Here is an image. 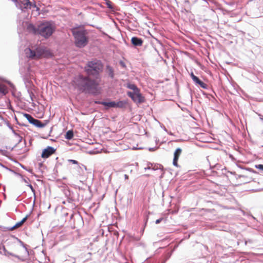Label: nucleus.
<instances>
[{"mask_svg": "<svg viewBox=\"0 0 263 263\" xmlns=\"http://www.w3.org/2000/svg\"><path fill=\"white\" fill-rule=\"evenodd\" d=\"M87 66L86 71L88 76H79L77 80L76 85L80 90L89 93H95L99 85V73L102 71L103 66L99 61L89 62Z\"/></svg>", "mask_w": 263, "mask_h": 263, "instance_id": "f257e3e1", "label": "nucleus"}, {"mask_svg": "<svg viewBox=\"0 0 263 263\" xmlns=\"http://www.w3.org/2000/svg\"><path fill=\"white\" fill-rule=\"evenodd\" d=\"M29 32L34 34H40L41 36L48 38L50 36L54 31V27L49 22H45L35 27L32 24H29L27 27Z\"/></svg>", "mask_w": 263, "mask_h": 263, "instance_id": "f03ea898", "label": "nucleus"}, {"mask_svg": "<svg viewBox=\"0 0 263 263\" xmlns=\"http://www.w3.org/2000/svg\"><path fill=\"white\" fill-rule=\"evenodd\" d=\"M74 36L75 45L79 48L86 46L89 41L88 32L86 30L75 28L71 29Z\"/></svg>", "mask_w": 263, "mask_h": 263, "instance_id": "7ed1b4c3", "label": "nucleus"}, {"mask_svg": "<svg viewBox=\"0 0 263 263\" xmlns=\"http://www.w3.org/2000/svg\"><path fill=\"white\" fill-rule=\"evenodd\" d=\"M127 87L133 91H128L127 95L132 100L137 104H141L145 101V98L140 93V89L135 84L128 83L127 84Z\"/></svg>", "mask_w": 263, "mask_h": 263, "instance_id": "20e7f679", "label": "nucleus"}, {"mask_svg": "<svg viewBox=\"0 0 263 263\" xmlns=\"http://www.w3.org/2000/svg\"><path fill=\"white\" fill-rule=\"evenodd\" d=\"M26 57L31 59L37 60L40 59L45 53V49L42 47H37L35 50H32L27 48L25 50Z\"/></svg>", "mask_w": 263, "mask_h": 263, "instance_id": "39448f33", "label": "nucleus"}, {"mask_svg": "<svg viewBox=\"0 0 263 263\" xmlns=\"http://www.w3.org/2000/svg\"><path fill=\"white\" fill-rule=\"evenodd\" d=\"M99 104L103 105L105 106H106L108 108L114 107V108H122L124 107L126 104V102L120 101L117 102L115 101L111 102H100Z\"/></svg>", "mask_w": 263, "mask_h": 263, "instance_id": "423d86ee", "label": "nucleus"}, {"mask_svg": "<svg viewBox=\"0 0 263 263\" xmlns=\"http://www.w3.org/2000/svg\"><path fill=\"white\" fill-rule=\"evenodd\" d=\"M24 116L29 121L30 123L33 124L37 127H43L45 126V124L43 123L41 121L39 120L33 118L29 114H25Z\"/></svg>", "mask_w": 263, "mask_h": 263, "instance_id": "0eeeda50", "label": "nucleus"}, {"mask_svg": "<svg viewBox=\"0 0 263 263\" xmlns=\"http://www.w3.org/2000/svg\"><path fill=\"white\" fill-rule=\"evenodd\" d=\"M56 152V149L51 146H48L44 149L41 155L42 158L44 159L48 158Z\"/></svg>", "mask_w": 263, "mask_h": 263, "instance_id": "6e6552de", "label": "nucleus"}, {"mask_svg": "<svg viewBox=\"0 0 263 263\" xmlns=\"http://www.w3.org/2000/svg\"><path fill=\"white\" fill-rule=\"evenodd\" d=\"M182 153V149L180 148H177L174 154V159L173 164L174 166H178V160Z\"/></svg>", "mask_w": 263, "mask_h": 263, "instance_id": "1a4fd4ad", "label": "nucleus"}, {"mask_svg": "<svg viewBox=\"0 0 263 263\" xmlns=\"http://www.w3.org/2000/svg\"><path fill=\"white\" fill-rule=\"evenodd\" d=\"M131 42L135 46H141L143 41L141 39L133 37L131 39Z\"/></svg>", "mask_w": 263, "mask_h": 263, "instance_id": "9d476101", "label": "nucleus"}, {"mask_svg": "<svg viewBox=\"0 0 263 263\" xmlns=\"http://www.w3.org/2000/svg\"><path fill=\"white\" fill-rule=\"evenodd\" d=\"M191 77L193 80L198 84L202 88H205V84L201 81L197 77L195 76L193 73H191Z\"/></svg>", "mask_w": 263, "mask_h": 263, "instance_id": "9b49d317", "label": "nucleus"}, {"mask_svg": "<svg viewBox=\"0 0 263 263\" xmlns=\"http://www.w3.org/2000/svg\"><path fill=\"white\" fill-rule=\"evenodd\" d=\"M22 4L23 5L25 9H31L32 6L36 7V5H32L29 0H23Z\"/></svg>", "mask_w": 263, "mask_h": 263, "instance_id": "f8f14e48", "label": "nucleus"}, {"mask_svg": "<svg viewBox=\"0 0 263 263\" xmlns=\"http://www.w3.org/2000/svg\"><path fill=\"white\" fill-rule=\"evenodd\" d=\"M27 219V216L24 217L21 221L17 222L12 228L11 230H14L17 229L20 227H21L23 224L26 221Z\"/></svg>", "mask_w": 263, "mask_h": 263, "instance_id": "ddd939ff", "label": "nucleus"}, {"mask_svg": "<svg viewBox=\"0 0 263 263\" xmlns=\"http://www.w3.org/2000/svg\"><path fill=\"white\" fill-rule=\"evenodd\" d=\"M106 70L109 76L111 78H113L114 76V71L113 68L111 66L108 65L106 66Z\"/></svg>", "mask_w": 263, "mask_h": 263, "instance_id": "4468645a", "label": "nucleus"}, {"mask_svg": "<svg viewBox=\"0 0 263 263\" xmlns=\"http://www.w3.org/2000/svg\"><path fill=\"white\" fill-rule=\"evenodd\" d=\"M8 92L7 87L4 84H0V93L6 94Z\"/></svg>", "mask_w": 263, "mask_h": 263, "instance_id": "2eb2a0df", "label": "nucleus"}, {"mask_svg": "<svg viewBox=\"0 0 263 263\" xmlns=\"http://www.w3.org/2000/svg\"><path fill=\"white\" fill-rule=\"evenodd\" d=\"M73 131L72 130H68L66 132V135H65V138L67 139H71L73 138Z\"/></svg>", "mask_w": 263, "mask_h": 263, "instance_id": "dca6fc26", "label": "nucleus"}, {"mask_svg": "<svg viewBox=\"0 0 263 263\" xmlns=\"http://www.w3.org/2000/svg\"><path fill=\"white\" fill-rule=\"evenodd\" d=\"M255 168L263 171V164H258L255 165Z\"/></svg>", "mask_w": 263, "mask_h": 263, "instance_id": "f3484780", "label": "nucleus"}, {"mask_svg": "<svg viewBox=\"0 0 263 263\" xmlns=\"http://www.w3.org/2000/svg\"><path fill=\"white\" fill-rule=\"evenodd\" d=\"M106 5L107 6V7L110 8V9H112V5H111V3L110 2V1H108L106 2Z\"/></svg>", "mask_w": 263, "mask_h": 263, "instance_id": "a211bd4d", "label": "nucleus"}, {"mask_svg": "<svg viewBox=\"0 0 263 263\" xmlns=\"http://www.w3.org/2000/svg\"><path fill=\"white\" fill-rule=\"evenodd\" d=\"M68 161L72 163V164H78V162L75 160L69 159V160H68Z\"/></svg>", "mask_w": 263, "mask_h": 263, "instance_id": "6ab92c4d", "label": "nucleus"}, {"mask_svg": "<svg viewBox=\"0 0 263 263\" xmlns=\"http://www.w3.org/2000/svg\"><path fill=\"white\" fill-rule=\"evenodd\" d=\"M120 64L122 67H123L124 68H125L126 67L125 64L123 61H120Z\"/></svg>", "mask_w": 263, "mask_h": 263, "instance_id": "aec40b11", "label": "nucleus"}, {"mask_svg": "<svg viewBox=\"0 0 263 263\" xmlns=\"http://www.w3.org/2000/svg\"><path fill=\"white\" fill-rule=\"evenodd\" d=\"M163 218H159L158 219H157L156 221V224H158L162 220Z\"/></svg>", "mask_w": 263, "mask_h": 263, "instance_id": "412c9836", "label": "nucleus"}, {"mask_svg": "<svg viewBox=\"0 0 263 263\" xmlns=\"http://www.w3.org/2000/svg\"><path fill=\"white\" fill-rule=\"evenodd\" d=\"M124 177H125V179H128V176L126 174L124 175Z\"/></svg>", "mask_w": 263, "mask_h": 263, "instance_id": "4be33fe9", "label": "nucleus"}, {"mask_svg": "<svg viewBox=\"0 0 263 263\" xmlns=\"http://www.w3.org/2000/svg\"><path fill=\"white\" fill-rule=\"evenodd\" d=\"M23 250L26 253H27V251L24 248H23Z\"/></svg>", "mask_w": 263, "mask_h": 263, "instance_id": "5701e85b", "label": "nucleus"}, {"mask_svg": "<svg viewBox=\"0 0 263 263\" xmlns=\"http://www.w3.org/2000/svg\"><path fill=\"white\" fill-rule=\"evenodd\" d=\"M13 2H16V0H11Z\"/></svg>", "mask_w": 263, "mask_h": 263, "instance_id": "b1692460", "label": "nucleus"}]
</instances>
